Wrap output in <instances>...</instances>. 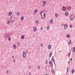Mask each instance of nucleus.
I'll return each instance as SVG.
<instances>
[{"mask_svg": "<svg viewBox=\"0 0 75 75\" xmlns=\"http://www.w3.org/2000/svg\"><path fill=\"white\" fill-rule=\"evenodd\" d=\"M70 18L71 20H73L74 18V16L72 15H71L70 16Z\"/></svg>", "mask_w": 75, "mask_h": 75, "instance_id": "1", "label": "nucleus"}, {"mask_svg": "<svg viewBox=\"0 0 75 75\" xmlns=\"http://www.w3.org/2000/svg\"><path fill=\"white\" fill-rule=\"evenodd\" d=\"M11 19L12 21H14V17L13 16H11Z\"/></svg>", "mask_w": 75, "mask_h": 75, "instance_id": "2", "label": "nucleus"}, {"mask_svg": "<svg viewBox=\"0 0 75 75\" xmlns=\"http://www.w3.org/2000/svg\"><path fill=\"white\" fill-rule=\"evenodd\" d=\"M25 57H26V53L25 52H24L23 53V58H25Z\"/></svg>", "mask_w": 75, "mask_h": 75, "instance_id": "3", "label": "nucleus"}, {"mask_svg": "<svg viewBox=\"0 0 75 75\" xmlns=\"http://www.w3.org/2000/svg\"><path fill=\"white\" fill-rule=\"evenodd\" d=\"M64 27L65 29H67L68 27V25H67L66 24H65L64 25Z\"/></svg>", "mask_w": 75, "mask_h": 75, "instance_id": "4", "label": "nucleus"}, {"mask_svg": "<svg viewBox=\"0 0 75 75\" xmlns=\"http://www.w3.org/2000/svg\"><path fill=\"white\" fill-rule=\"evenodd\" d=\"M33 30L34 31H35H35H37V28H36V27H34L33 28Z\"/></svg>", "mask_w": 75, "mask_h": 75, "instance_id": "5", "label": "nucleus"}, {"mask_svg": "<svg viewBox=\"0 0 75 75\" xmlns=\"http://www.w3.org/2000/svg\"><path fill=\"white\" fill-rule=\"evenodd\" d=\"M37 12H38V10L36 9L34 11V13L35 14V13H37Z\"/></svg>", "mask_w": 75, "mask_h": 75, "instance_id": "6", "label": "nucleus"}, {"mask_svg": "<svg viewBox=\"0 0 75 75\" xmlns=\"http://www.w3.org/2000/svg\"><path fill=\"white\" fill-rule=\"evenodd\" d=\"M51 47V45H49L48 47V49H49V50H50Z\"/></svg>", "mask_w": 75, "mask_h": 75, "instance_id": "7", "label": "nucleus"}, {"mask_svg": "<svg viewBox=\"0 0 75 75\" xmlns=\"http://www.w3.org/2000/svg\"><path fill=\"white\" fill-rule=\"evenodd\" d=\"M65 16H67L68 15V13L67 12H66L65 13Z\"/></svg>", "mask_w": 75, "mask_h": 75, "instance_id": "8", "label": "nucleus"}, {"mask_svg": "<svg viewBox=\"0 0 75 75\" xmlns=\"http://www.w3.org/2000/svg\"><path fill=\"white\" fill-rule=\"evenodd\" d=\"M43 16L44 17H43V16H42V17L43 18H44V17H45V13H43Z\"/></svg>", "mask_w": 75, "mask_h": 75, "instance_id": "9", "label": "nucleus"}, {"mask_svg": "<svg viewBox=\"0 0 75 75\" xmlns=\"http://www.w3.org/2000/svg\"><path fill=\"white\" fill-rule=\"evenodd\" d=\"M12 14V12H9L8 14L9 16H11Z\"/></svg>", "mask_w": 75, "mask_h": 75, "instance_id": "10", "label": "nucleus"}, {"mask_svg": "<svg viewBox=\"0 0 75 75\" xmlns=\"http://www.w3.org/2000/svg\"><path fill=\"white\" fill-rule=\"evenodd\" d=\"M24 35H23L21 37V39H24Z\"/></svg>", "mask_w": 75, "mask_h": 75, "instance_id": "11", "label": "nucleus"}, {"mask_svg": "<svg viewBox=\"0 0 75 75\" xmlns=\"http://www.w3.org/2000/svg\"><path fill=\"white\" fill-rule=\"evenodd\" d=\"M62 10L64 11V10H65V6H63L62 8Z\"/></svg>", "mask_w": 75, "mask_h": 75, "instance_id": "12", "label": "nucleus"}, {"mask_svg": "<svg viewBox=\"0 0 75 75\" xmlns=\"http://www.w3.org/2000/svg\"><path fill=\"white\" fill-rule=\"evenodd\" d=\"M7 36H8V35H7V33H5L4 34V37H7Z\"/></svg>", "mask_w": 75, "mask_h": 75, "instance_id": "13", "label": "nucleus"}, {"mask_svg": "<svg viewBox=\"0 0 75 75\" xmlns=\"http://www.w3.org/2000/svg\"><path fill=\"white\" fill-rule=\"evenodd\" d=\"M66 36L68 38H70V35L69 34L67 35Z\"/></svg>", "mask_w": 75, "mask_h": 75, "instance_id": "14", "label": "nucleus"}, {"mask_svg": "<svg viewBox=\"0 0 75 75\" xmlns=\"http://www.w3.org/2000/svg\"><path fill=\"white\" fill-rule=\"evenodd\" d=\"M7 24H8V25H9V24H10V21H7Z\"/></svg>", "mask_w": 75, "mask_h": 75, "instance_id": "15", "label": "nucleus"}, {"mask_svg": "<svg viewBox=\"0 0 75 75\" xmlns=\"http://www.w3.org/2000/svg\"><path fill=\"white\" fill-rule=\"evenodd\" d=\"M53 62H54V65L55 66V59L54 58L53 59Z\"/></svg>", "mask_w": 75, "mask_h": 75, "instance_id": "16", "label": "nucleus"}, {"mask_svg": "<svg viewBox=\"0 0 75 75\" xmlns=\"http://www.w3.org/2000/svg\"><path fill=\"white\" fill-rule=\"evenodd\" d=\"M71 72L72 74H74V72H75V70L73 69L71 71Z\"/></svg>", "mask_w": 75, "mask_h": 75, "instance_id": "17", "label": "nucleus"}, {"mask_svg": "<svg viewBox=\"0 0 75 75\" xmlns=\"http://www.w3.org/2000/svg\"><path fill=\"white\" fill-rule=\"evenodd\" d=\"M13 47H14V49H16V45H13Z\"/></svg>", "mask_w": 75, "mask_h": 75, "instance_id": "18", "label": "nucleus"}, {"mask_svg": "<svg viewBox=\"0 0 75 75\" xmlns=\"http://www.w3.org/2000/svg\"><path fill=\"white\" fill-rule=\"evenodd\" d=\"M54 56H52V60H51V61H52V62H53V60H54Z\"/></svg>", "mask_w": 75, "mask_h": 75, "instance_id": "19", "label": "nucleus"}, {"mask_svg": "<svg viewBox=\"0 0 75 75\" xmlns=\"http://www.w3.org/2000/svg\"><path fill=\"white\" fill-rule=\"evenodd\" d=\"M49 28H50V26H48L47 28V30H49Z\"/></svg>", "mask_w": 75, "mask_h": 75, "instance_id": "20", "label": "nucleus"}, {"mask_svg": "<svg viewBox=\"0 0 75 75\" xmlns=\"http://www.w3.org/2000/svg\"><path fill=\"white\" fill-rule=\"evenodd\" d=\"M21 20H24V17H22L21 18Z\"/></svg>", "mask_w": 75, "mask_h": 75, "instance_id": "21", "label": "nucleus"}, {"mask_svg": "<svg viewBox=\"0 0 75 75\" xmlns=\"http://www.w3.org/2000/svg\"><path fill=\"white\" fill-rule=\"evenodd\" d=\"M53 21V19H52L49 22L50 23H52V22Z\"/></svg>", "mask_w": 75, "mask_h": 75, "instance_id": "22", "label": "nucleus"}, {"mask_svg": "<svg viewBox=\"0 0 75 75\" xmlns=\"http://www.w3.org/2000/svg\"><path fill=\"white\" fill-rule=\"evenodd\" d=\"M55 16L56 17H57L58 16V14H57V13H55Z\"/></svg>", "mask_w": 75, "mask_h": 75, "instance_id": "23", "label": "nucleus"}, {"mask_svg": "<svg viewBox=\"0 0 75 75\" xmlns=\"http://www.w3.org/2000/svg\"><path fill=\"white\" fill-rule=\"evenodd\" d=\"M51 55H52V53H50L49 55L50 57H51Z\"/></svg>", "mask_w": 75, "mask_h": 75, "instance_id": "24", "label": "nucleus"}, {"mask_svg": "<svg viewBox=\"0 0 75 75\" xmlns=\"http://www.w3.org/2000/svg\"><path fill=\"white\" fill-rule=\"evenodd\" d=\"M8 40H9V41H10V40H11V38H10V37H8Z\"/></svg>", "mask_w": 75, "mask_h": 75, "instance_id": "25", "label": "nucleus"}, {"mask_svg": "<svg viewBox=\"0 0 75 75\" xmlns=\"http://www.w3.org/2000/svg\"><path fill=\"white\" fill-rule=\"evenodd\" d=\"M71 9V7H69V8H68V10H70Z\"/></svg>", "mask_w": 75, "mask_h": 75, "instance_id": "26", "label": "nucleus"}, {"mask_svg": "<svg viewBox=\"0 0 75 75\" xmlns=\"http://www.w3.org/2000/svg\"><path fill=\"white\" fill-rule=\"evenodd\" d=\"M49 64H52V62H51V61H50L49 62Z\"/></svg>", "mask_w": 75, "mask_h": 75, "instance_id": "27", "label": "nucleus"}, {"mask_svg": "<svg viewBox=\"0 0 75 75\" xmlns=\"http://www.w3.org/2000/svg\"><path fill=\"white\" fill-rule=\"evenodd\" d=\"M35 21L36 24H38V21L36 20Z\"/></svg>", "mask_w": 75, "mask_h": 75, "instance_id": "28", "label": "nucleus"}, {"mask_svg": "<svg viewBox=\"0 0 75 75\" xmlns=\"http://www.w3.org/2000/svg\"><path fill=\"white\" fill-rule=\"evenodd\" d=\"M42 13H43V14H44V13H45V14H46V13H45V11H43L42 12Z\"/></svg>", "mask_w": 75, "mask_h": 75, "instance_id": "29", "label": "nucleus"}, {"mask_svg": "<svg viewBox=\"0 0 75 75\" xmlns=\"http://www.w3.org/2000/svg\"><path fill=\"white\" fill-rule=\"evenodd\" d=\"M19 14H20V13L18 12L17 13V16H19Z\"/></svg>", "mask_w": 75, "mask_h": 75, "instance_id": "30", "label": "nucleus"}, {"mask_svg": "<svg viewBox=\"0 0 75 75\" xmlns=\"http://www.w3.org/2000/svg\"><path fill=\"white\" fill-rule=\"evenodd\" d=\"M52 74H54V70L53 69V70L52 71Z\"/></svg>", "mask_w": 75, "mask_h": 75, "instance_id": "31", "label": "nucleus"}, {"mask_svg": "<svg viewBox=\"0 0 75 75\" xmlns=\"http://www.w3.org/2000/svg\"><path fill=\"white\" fill-rule=\"evenodd\" d=\"M46 2L45 1H44L43 2V4H45Z\"/></svg>", "mask_w": 75, "mask_h": 75, "instance_id": "32", "label": "nucleus"}, {"mask_svg": "<svg viewBox=\"0 0 75 75\" xmlns=\"http://www.w3.org/2000/svg\"><path fill=\"white\" fill-rule=\"evenodd\" d=\"M69 44H71V40H69Z\"/></svg>", "mask_w": 75, "mask_h": 75, "instance_id": "33", "label": "nucleus"}, {"mask_svg": "<svg viewBox=\"0 0 75 75\" xmlns=\"http://www.w3.org/2000/svg\"><path fill=\"white\" fill-rule=\"evenodd\" d=\"M47 62H48V61L46 60L45 61V64H47Z\"/></svg>", "mask_w": 75, "mask_h": 75, "instance_id": "34", "label": "nucleus"}, {"mask_svg": "<svg viewBox=\"0 0 75 75\" xmlns=\"http://www.w3.org/2000/svg\"><path fill=\"white\" fill-rule=\"evenodd\" d=\"M69 54H71V50H69Z\"/></svg>", "mask_w": 75, "mask_h": 75, "instance_id": "35", "label": "nucleus"}, {"mask_svg": "<svg viewBox=\"0 0 75 75\" xmlns=\"http://www.w3.org/2000/svg\"><path fill=\"white\" fill-rule=\"evenodd\" d=\"M53 71V69L52 68L51 69V71Z\"/></svg>", "mask_w": 75, "mask_h": 75, "instance_id": "36", "label": "nucleus"}, {"mask_svg": "<svg viewBox=\"0 0 75 75\" xmlns=\"http://www.w3.org/2000/svg\"><path fill=\"white\" fill-rule=\"evenodd\" d=\"M71 55V54L70 53H69L68 55H69V57H70V55Z\"/></svg>", "mask_w": 75, "mask_h": 75, "instance_id": "37", "label": "nucleus"}, {"mask_svg": "<svg viewBox=\"0 0 75 75\" xmlns=\"http://www.w3.org/2000/svg\"><path fill=\"white\" fill-rule=\"evenodd\" d=\"M70 27L71 28H72V25H70Z\"/></svg>", "mask_w": 75, "mask_h": 75, "instance_id": "38", "label": "nucleus"}, {"mask_svg": "<svg viewBox=\"0 0 75 75\" xmlns=\"http://www.w3.org/2000/svg\"><path fill=\"white\" fill-rule=\"evenodd\" d=\"M51 67H52H52H53V64H52Z\"/></svg>", "mask_w": 75, "mask_h": 75, "instance_id": "39", "label": "nucleus"}, {"mask_svg": "<svg viewBox=\"0 0 75 75\" xmlns=\"http://www.w3.org/2000/svg\"><path fill=\"white\" fill-rule=\"evenodd\" d=\"M42 12H40V14H41L42 15Z\"/></svg>", "mask_w": 75, "mask_h": 75, "instance_id": "40", "label": "nucleus"}, {"mask_svg": "<svg viewBox=\"0 0 75 75\" xmlns=\"http://www.w3.org/2000/svg\"><path fill=\"white\" fill-rule=\"evenodd\" d=\"M68 67H67V72H68Z\"/></svg>", "mask_w": 75, "mask_h": 75, "instance_id": "41", "label": "nucleus"}, {"mask_svg": "<svg viewBox=\"0 0 75 75\" xmlns=\"http://www.w3.org/2000/svg\"><path fill=\"white\" fill-rule=\"evenodd\" d=\"M73 50H75V47H74L73 48Z\"/></svg>", "mask_w": 75, "mask_h": 75, "instance_id": "42", "label": "nucleus"}, {"mask_svg": "<svg viewBox=\"0 0 75 75\" xmlns=\"http://www.w3.org/2000/svg\"><path fill=\"white\" fill-rule=\"evenodd\" d=\"M40 66H38V69H40Z\"/></svg>", "mask_w": 75, "mask_h": 75, "instance_id": "43", "label": "nucleus"}, {"mask_svg": "<svg viewBox=\"0 0 75 75\" xmlns=\"http://www.w3.org/2000/svg\"><path fill=\"white\" fill-rule=\"evenodd\" d=\"M42 6H43V7H45V4H43L42 5Z\"/></svg>", "mask_w": 75, "mask_h": 75, "instance_id": "44", "label": "nucleus"}, {"mask_svg": "<svg viewBox=\"0 0 75 75\" xmlns=\"http://www.w3.org/2000/svg\"><path fill=\"white\" fill-rule=\"evenodd\" d=\"M41 47H42V43L41 44Z\"/></svg>", "mask_w": 75, "mask_h": 75, "instance_id": "45", "label": "nucleus"}, {"mask_svg": "<svg viewBox=\"0 0 75 75\" xmlns=\"http://www.w3.org/2000/svg\"><path fill=\"white\" fill-rule=\"evenodd\" d=\"M75 50H73V52H75Z\"/></svg>", "mask_w": 75, "mask_h": 75, "instance_id": "46", "label": "nucleus"}, {"mask_svg": "<svg viewBox=\"0 0 75 75\" xmlns=\"http://www.w3.org/2000/svg\"><path fill=\"white\" fill-rule=\"evenodd\" d=\"M42 29H43L42 27L41 28V30H42Z\"/></svg>", "mask_w": 75, "mask_h": 75, "instance_id": "47", "label": "nucleus"}, {"mask_svg": "<svg viewBox=\"0 0 75 75\" xmlns=\"http://www.w3.org/2000/svg\"><path fill=\"white\" fill-rule=\"evenodd\" d=\"M17 44H18V45H19V42H18Z\"/></svg>", "mask_w": 75, "mask_h": 75, "instance_id": "48", "label": "nucleus"}, {"mask_svg": "<svg viewBox=\"0 0 75 75\" xmlns=\"http://www.w3.org/2000/svg\"><path fill=\"white\" fill-rule=\"evenodd\" d=\"M8 72H9V71H8V70H7V73H8Z\"/></svg>", "mask_w": 75, "mask_h": 75, "instance_id": "49", "label": "nucleus"}, {"mask_svg": "<svg viewBox=\"0 0 75 75\" xmlns=\"http://www.w3.org/2000/svg\"><path fill=\"white\" fill-rule=\"evenodd\" d=\"M72 58H71L70 59V61H72Z\"/></svg>", "mask_w": 75, "mask_h": 75, "instance_id": "50", "label": "nucleus"}, {"mask_svg": "<svg viewBox=\"0 0 75 75\" xmlns=\"http://www.w3.org/2000/svg\"><path fill=\"white\" fill-rule=\"evenodd\" d=\"M68 45H69V42H68Z\"/></svg>", "mask_w": 75, "mask_h": 75, "instance_id": "51", "label": "nucleus"}, {"mask_svg": "<svg viewBox=\"0 0 75 75\" xmlns=\"http://www.w3.org/2000/svg\"><path fill=\"white\" fill-rule=\"evenodd\" d=\"M68 63V64H69V63H70V61H69Z\"/></svg>", "mask_w": 75, "mask_h": 75, "instance_id": "52", "label": "nucleus"}, {"mask_svg": "<svg viewBox=\"0 0 75 75\" xmlns=\"http://www.w3.org/2000/svg\"><path fill=\"white\" fill-rule=\"evenodd\" d=\"M29 75H31V73L30 72L29 73Z\"/></svg>", "mask_w": 75, "mask_h": 75, "instance_id": "53", "label": "nucleus"}, {"mask_svg": "<svg viewBox=\"0 0 75 75\" xmlns=\"http://www.w3.org/2000/svg\"><path fill=\"white\" fill-rule=\"evenodd\" d=\"M64 25V24H62V26H63Z\"/></svg>", "mask_w": 75, "mask_h": 75, "instance_id": "54", "label": "nucleus"}, {"mask_svg": "<svg viewBox=\"0 0 75 75\" xmlns=\"http://www.w3.org/2000/svg\"><path fill=\"white\" fill-rule=\"evenodd\" d=\"M29 69H30V68H31V67L30 66L29 67Z\"/></svg>", "mask_w": 75, "mask_h": 75, "instance_id": "55", "label": "nucleus"}, {"mask_svg": "<svg viewBox=\"0 0 75 75\" xmlns=\"http://www.w3.org/2000/svg\"><path fill=\"white\" fill-rule=\"evenodd\" d=\"M13 61L14 62H15V59H14Z\"/></svg>", "mask_w": 75, "mask_h": 75, "instance_id": "56", "label": "nucleus"}, {"mask_svg": "<svg viewBox=\"0 0 75 75\" xmlns=\"http://www.w3.org/2000/svg\"><path fill=\"white\" fill-rule=\"evenodd\" d=\"M12 58H14V56H12Z\"/></svg>", "mask_w": 75, "mask_h": 75, "instance_id": "57", "label": "nucleus"}, {"mask_svg": "<svg viewBox=\"0 0 75 75\" xmlns=\"http://www.w3.org/2000/svg\"><path fill=\"white\" fill-rule=\"evenodd\" d=\"M71 51H72V48L71 49Z\"/></svg>", "mask_w": 75, "mask_h": 75, "instance_id": "58", "label": "nucleus"}, {"mask_svg": "<svg viewBox=\"0 0 75 75\" xmlns=\"http://www.w3.org/2000/svg\"><path fill=\"white\" fill-rule=\"evenodd\" d=\"M61 52V51H59V52Z\"/></svg>", "mask_w": 75, "mask_h": 75, "instance_id": "59", "label": "nucleus"}, {"mask_svg": "<svg viewBox=\"0 0 75 75\" xmlns=\"http://www.w3.org/2000/svg\"><path fill=\"white\" fill-rule=\"evenodd\" d=\"M45 75H48V74H46Z\"/></svg>", "mask_w": 75, "mask_h": 75, "instance_id": "60", "label": "nucleus"}, {"mask_svg": "<svg viewBox=\"0 0 75 75\" xmlns=\"http://www.w3.org/2000/svg\"><path fill=\"white\" fill-rule=\"evenodd\" d=\"M51 64H50V66H51Z\"/></svg>", "mask_w": 75, "mask_h": 75, "instance_id": "61", "label": "nucleus"}, {"mask_svg": "<svg viewBox=\"0 0 75 75\" xmlns=\"http://www.w3.org/2000/svg\"><path fill=\"white\" fill-rule=\"evenodd\" d=\"M27 52V50H26V52Z\"/></svg>", "mask_w": 75, "mask_h": 75, "instance_id": "62", "label": "nucleus"}, {"mask_svg": "<svg viewBox=\"0 0 75 75\" xmlns=\"http://www.w3.org/2000/svg\"><path fill=\"white\" fill-rule=\"evenodd\" d=\"M44 31H45V30H44Z\"/></svg>", "mask_w": 75, "mask_h": 75, "instance_id": "63", "label": "nucleus"}]
</instances>
